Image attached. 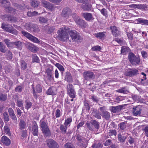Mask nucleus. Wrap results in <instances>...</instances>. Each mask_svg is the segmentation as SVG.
Segmentation results:
<instances>
[{
	"instance_id": "nucleus-1",
	"label": "nucleus",
	"mask_w": 148,
	"mask_h": 148,
	"mask_svg": "<svg viewBox=\"0 0 148 148\" xmlns=\"http://www.w3.org/2000/svg\"><path fill=\"white\" fill-rule=\"evenodd\" d=\"M69 32V27L66 26L60 28L57 32L59 40L62 41H65L68 40L69 38L68 33Z\"/></svg>"
},
{
	"instance_id": "nucleus-2",
	"label": "nucleus",
	"mask_w": 148,
	"mask_h": 148,
	"mask_svg": "<svg viewBox=\"0 0 148 148\" xmlns=\"http://www.w3.org/2000/svg\"><path fill=\"white\" fill-rule=\"evenodd\" d=\"M128 58L130 63L133 65L139 64H140V60L138 56H136L133 53H129Z\"/></svg>"
},
{
	"instance_id": "nucleus-3",
	"label": "nucleus",
	"mask_w": 148,
	"mask_h": 148,
	"mask_svg": "<svg viewBox=\"0 0 148 148\" xmlns=\"http://www.w3.org/2000/svg\"><path fill=\"white\" fill-rule=\"evenodd\" d=\"M87 127L91 131H94L95 129H99V123L95 120H92L90 121H87L86 124Z\"/></svg>"
},
{
	"instance_id": "nucleus-4",
	"label": "nucleus",
	"mask_w": 148,
	"mask_h": 148,
	"mask_svg": "<svg viewBox=\"0 0 148 148\" xmlns=\"http://www.w3.org/2000/svg\"><path fill=\"white\" fill-rule=\"evenodd\" d=\"M40 123V126L45 135L46 136H50V131L46 123L44 121H41Z\"/></svg>"
},
{
	"instance_id": "nucleus-5",
	"label": "nucleus",
	"mask_w": 148,
	"mask_h": 148,
	"mask_svg": "<svg viewBox=\"0 0 148 148\" xmlns=\"http://www.w3.org/2000/svg\"><path fill=\"white\" fill-rule=\"evenodd\" d=\"M21 33L24 36L34 42L39 43L40 42V40L38 38L33 36L27 32L22 31H21Z\"/></svg>"
},
{
	"instance_id": "nucleus-6",
	"label": "nucleus",
	"mask_w": 148,
	"mask_h": 148,
	"mask_svg": "<svg viewBox=\"0 0 148 148\" xmlns=\"http://www.w3.org/2000/svg\"><path fill=\"white\" fill-rule=\"evenodd\" d=\"M69 34L73 41L77 42L78 40L81 39V37L79 33L76 31H70L69 32Z\"/></svg>"
},
{
	"instance_id": "nucleus-7",
	"label": "nucleus",
	"mask_w": 148,
	"mask_h": 148,
	"mask_svg": "<svg viewBox=\"0 0 148 148\" xmlns=\"http://www.w3.org/2000/svg\"><path fill=\"white\" fill-rule=\"evenodd\" d=\"M67 91L68 94L71 98H73L75 97V92L72 84H69L67 85Z\"/></svg>"
},
{
	"instance_id": "nucleus-8",
	"label": "nucleus",
	"mask_w": 148,
	"mask_h": 148,
	"mask_svg": "<svg viewBox=\"0 0 148 148\" xmlns=\"http://www.w3.org/2000/svg\"><path fill=\"white\" fill-rule=\"evenodd\" d=\"M1 27L7 32L15 34L18 33L16 29L12 27H8L5 24H2Z\"/></svg>"
},
{
	"instance_id": "nucleus-9",
	"label": "nucleus",
	"mask_w": 148,
	"mask_h": 148,
	"mask_svg": "<svg viewBox=\"0 0 148 148\" xmlns=\"http://www.w3.org/2000/svg\"><path fill=\"white\" fill-rule=\"evenodd\" d=\"M61 14L63 17L67 19L71 15V11L69 8H66L63 10Z\"/></svg>"
},
{
	"instance_id": "nucleus-10",
	"label": "nucleus",
	"mask_w": 148,
	"mask_h": 148,
	"mask_svg": "<svg viewBox=\"0 0 148 148\" xmlns=\"http://www.w3.org/2000/svg\"><path fill=\"white\" fill-rule=\"evenodd\" d=\"M47 144L49 148H58V144L53 140L49 139L47 141Z\"/></svg>"
},
{
	"instance_id": "nucleus-11",
	"label": "nucleus",
	"mask_w": 148,
	"mask_h": 148,
	"mask_svg": "<svg viewBox=\"0 0 148 148\" xmlns=\"http://www.w3.org/2000/svg\"><path fill=\"white\" fill-rule=\"evenodd\" d=\"M46 74L47 75V80L50 81H53L54 80V77L53 76V72L52 70L49 68H48L46 70Z\"/></svg>"
},
{
	"instance_id": "nucleus-12",
	"label": "nucleus",
	"mask_w": 148,
	"mask_h": 148,
	"mask_svg": "<svg viewBox=\"0 0 148 148\" xmlns=\"http://www.w3.org/2000/svg\"><path fill=\"white\" fill-rule=\"evenodd\" d=\"M83 76L86 80H88L95 77V75L93 72L90 71H86L83 73Z\"/></svg>"
},
{
	"instance_id": "nucleus-13",
	"label": "nucleus",
	"mask_w": 148,
	"mask_h": 148,
	"mask_svg": "<svg viewBox=\"0 0 148 148\" xmlns=\"http://www.w3.org/2000/svg\"><path fill=\"white\" fill-rule=\"evenodd\" d=\"M27 48L33 52H36L38 50V48L34 45L28 43L27 44Z\"/></svg>"
},
{
	"instance_id": "nucleus-14",
	"label": "nucleus",
	"mask_w": 148,
	"mask_h": 148,
	"mask_svg": "<svg viewBox=\"0 0 148 148\" xmlns=\"http://www.w3.org/2000/svg\"><path fill=\"white\" fill-rule=\"evenodd\" d=\"M118 140L121 142H124L127 137V133L122 132L119 134Z\"/></svg>"
},
{
	"instance_id": "nucleus-15",
	"label": "nucleus",
	"mask_w": 148,
	"mask_h": 148,
	"mask_svg": "<svg viewBox=\"0 0 148 148\" xmlns=\"http://www.w3.org/2000/svg\"><path fill=\"white\" fill-rule=\"evenodd\" d=\"M42 5L44 7L47 8L51 10H52L53 7L52 5L49 2L44 0H42L41 2Z\"/></svg>"
},
{
	"instance_id": "nucleus-16",
	"label": "nucleus",
	"mask_w": 148,
	"mask_h": 148,
	"mask_svg": "<svg viewBox=\"0 0 148 148\" xmlns=\"http://www.w3.org/2000/svg\"><path fill=\"white\" fill-rule=\"evenodd\" d=\"M133 114L134 116H136L141 113V109L140 106H138L133 108Z\"/></svg>"
},
{
	"instance_id": "nucleus-17",
	"label": "nucleus",
	"mask_w": 148,
	"mask_h": 148,
	"mask_svg": "<svg viewBox=\"0 0 148 148\" xmlns=\"http://www.w3.org/2000/svg\"><path fill=\"white\" fill-rule=\"evenodd\" d=\"M1 141L3 144L7 146L10 145L11 143L10 140L5 136L1 138Z\"/></svg>"
},
{
	"instance_id": "nucleus-18",
	"label": "nucleus",
	"mask_w": 148,
	"mask_h": 148,
	"mask_svg": "<svg viewBox=\"0 0 148 148\" xmlns=\"http://www.w3.org/2000/svg\"><path fill=\"white\" fill-rule=\"evenodd\" d=\"M138 71L137 69H133L125 73V75L126 76L131 77L136 75L138 73Z\"/></svg>"
},
{
	"instance_id": "nucleus-19",
	"label": "nucleus",
	"mask_w": 148,
	"mask_h": 148,
	"mask_svg": "<svg viewBox=\"0 0 148 148\" xmlns=\"http://www.w3.org/2000/svg\"><path fill=\"white\" fill-rule=\"evenodd\" d=\"M112 34L115 36H118L119 34V31L117 28L115 26H111L110 27Z\"/></svg>"
},
{
	"instance_id": "nucleus-20",
	"label": "nucleus",
	"mask_w": 148,
	"mask_h": 148,
	"mask_svg": "<svg viewBox=\"0 0 148 148\" xmlns=\"http://www.w3.org/2000/svg\"><path fill=\"white\" fill-rule=\"evenodd\" d=\"M81 8L84 10L88 11L91 9L92 6L91 4H88L87 3H83L81 5Z\"/></svg>"
},
{
	"instance_id": "nucleus-21",
	"label": "nucleus",
	"mask_w": 148,
	"mask_h": 148,
	"mask_svg": "<svg viewBox=\"0 0 148 148\" xmlns=\"http://www.w3.org/2000/svg\"><path fill=\"white\" fill-rule=\"evenodd\" d=\"M105 33L104 32H99L94 34V36L97 38L104 39L106 37Z\"/></svg>"
},
{
	"instance_id": "nucleus-22",
	"label": "nucleus",
	"mask_w": 148,
	"mask_h": 148,
	"mask_svg": "<svg viewBox=\"0 0 148 148\" xmlns=\"http://www.w3.org/2000/svg\"><path fill=\"white\" fill-rule=\"evenodd\" d=\"M56 89L55 87H52L49 88L47 91V93L48 95H54L56 94Z\"/></svg>"
},
{
	"instance_id": "nucleus-23",
	"label": "nucleus",
	"mask_w": 148,
	"mask_h": 148,
	"mask_svg": "<svg viewBox=\"0 0 148 148\" xmlns=\"http://www.w3.org/2000/svg\"><path fill=\"white\" fill-rule=\"evenodd\" d=\"M32 131L33 135L36 136L38 135V126L36 123L35 122H33Z\"/></svg>"
},
{
	"instance_id": "nucleus-24",
	"label": "nucleus",
	"mask_w": 148,
	"mask_h": 148,
	"mask_svg": "<svg viewBox=\"0 0 148 148\" xmlns=\"http://www.w3.org/2000/svg\"><path fill=\"white\" fill-rule=\"evenodd\" d=\"M33 94L34 96L36 95V92H42V90L41 86L40 85H37L35 88L34 87L33 88Z\"/></svg>"
},
{
	"instance_id": "nucleus-25",
	"label": "nucleus",
	"mask_w": 148,
	"mask_h": 148,
	"mask_svg": "<svg viewBox=\"0 0 148 148\" xmlns=\"http://www.w3.org/2000/svg\"><path fill=\"white\" fill-rule=\"evenodd\" d=\"M122 107L121 106H117L115 107L112 106L111 107V111L113 113L119 112L121 110Z\"/></svg>"
},
{
	"instance_id": "nucleus-26",
	"label": "nucleus",
	"mask_w": 148,
	"mask_h": 148,
	"mask_svg": "<svg viewBox=\"0 0 148 148\" xmlns=\"http://www.w3.org/2000/svg\"><path fill=\"white\" fill-rule=\"evenodd\" d=\"M82 15L85 19L87 21H90L92 19V15L90 13H83Z\"/></svg>"
},
{
	"instance_id": "nucleus-27",
	"label": "nucleus",
	"mask_w": 148,
	"mask_h": 148,
	"mask_svg": "<svg viewBox=\"0 0 148 148\" xmlns=\"http://www.w3.org/2000/svg\"><path fill=\"white\" fill-rule=\"evenodd\" d=\"M74 19L75 22L77 24L80 26H83V24L84 23L83 20L80 19L79 17L78 16H76V17H73Z\"/></svg>"
},
{
	"instance_id": "nucleus-28",
	"label": "nucleus",
	"mask_w": 148,
	"mask_h": 148,
	"mask_svg": "<svg viewBox=\"0 0 148 148\" xmlns=\"http://www.w3.org/2000/svg\"><path fill=\"white\" fill-rule=\"evenodd\" d=\"M9 114L11 118L13 120L16 119V117L14 113L13 110L11 108H9L8 109Z\"/></svg>"
},
{
	"instance_id": "nucleus-29",
	"label": "nucleus",
	"mask_w": 148,
	"mask_h": 148,
	"mask_svg": "<svg viewBox=\"0 0 148 148\" xmlns=\"http://www.w3.org/2000/svg\"><path fill=\"white\" fill-rule=\"evenodd\" d=\"M138 23L142 25H148V20L144 19L141 18L137 19Z\"/></svg>"
},
{
	"instance_id": "nucleus-30",
	"label": "nucleus",
	"mask_w": 148,
	"mask_h": 148,
	"mask_svg": "<svg viewBox=\"0 0 148 148\" xmlns=\"http://www.w3.org/2000/svg\"><path fill=\"white\" fill-rule=\"evenodd\" d=\"M66 80L67 82H70L72 80V78L71 74L68 72L66 73L65 77Z\"/></svg>"
},
{
	"instance_id": "nucleus-31",
	"label": "nucleus",
	"mask_w": 148,
	"mask_h": 148,
	"mask_svg": "<svg viewBox=\"0 0 148 148\" xmlns=\"http://www.w3.org/2000/svg\"><path fill=\"white\" fill-rule=\"evenodd\" d=\"M110 113L107 111L102 113V116L106 119H109L110 117Z\"/></svg>"
},
{
	"instance_id": "nucleus-32",
	"label": "nucleus",
	"mask_w": 148,
	"mask_h": 148,
	"mask_svg": "<svg viewBox=\"0 0 148 148\" xmlns=\"http://www.w3.org/2000/svg\"><path fill=\"white\" fill-rule=\"evenodd\" d=\"M67 127L63 125H61L60 126V128L62 132L64 134H66V130Z\"/></svg>"
},
{
	"instance_id": "nucleus-33",
	"label": "nucleus",
	"mask_w": 148,
	"mask_h": 148,
	"mask_svg": "<svg viewBox=\"0 0 148 148\" xmlns=\"http://www.w3.org/2000/svg\"><path fill=\"white\" fill-rule=\"evenodd\" d=\"M31 4L33 7H37L39 4V2L36 1H33L31 2Z\"/></svg>"
},
{
	"instance_id": "nucleus-34",
	"label": "nucleus",
	"mask_w": 148,
	"mask_h": 148,
	"mask_svg": "<svg viewBox=\"0 0 148 148\" xmlns=\"http://www.w3.org/2000/svg\"><path fill=\"white\" fill-rule=\"evenodd\" d=\"M39 13L36 11H34L33 12H27V14L29 16H34L38 15Z\"/></svg>"
},
{
	"instance_id": "nucleus-35",
	"label": "nucleus",
	"mask_w": 148,
	"mask_h": 148,
	"mask_svg": "<svg viewBox=\"0 0 148 148\" xmlns=\"http://www.w3.org/2000/svg\"><path fill=\"white\" fill-rule=\"evenodd\" d=\"M55 66L59 69L61 72H63L64 71L63 66L59 63H56Z\"/></svg>"
},
{
	"instance_id": "nucleus-36",
	"label": "nucleus",
	"mask_w": 148,
	"mask_h": 148,
	"mask_svg": "<svg viewBox=\"0 0 148 148\" xmlns=\"http://www.w3.org/2000/svg\"><path fill=\"white\" fill-rule=\"evenodd\" d=\"M32 106V103L28 101H26L25 102V107L27 110L30 108Z\"/></svg>"
},
{
	"instance_id": "nucleus-37",
	"label": "nucleus",
	"mask_w": 148,
	"mask_h": 148,
	"mask_svg": "<svg viewBox=\"0 0 148 148\" xmlns=\"http://www.w3.org/2000/svg\"><path fill=\"white\" fill-rule=\"evenodd\" d=\"M39 61V59L36 55L34 54L32 56V61L33 62L38 63Z\"/></svg>"
},
{
	"instance_id": "nucleus-38",
	"label": "nucleus",
	"mask_w": 148,
	"mask_h": 148,
	"mask_svg": "<svg viewBox=\"0 0 148 148\" xmlns=\"http://www.w3.org/2000/svg\"><path fill=\"white\" fill-rule=\"evenodd\" d=\"M128 48L125 46H123L122 47L121 50V53L123 54H125L127 52Z\"/></svg>"
},
{
	"instance_id": "nucleus-39",
	"label": "nucleus",
	"mask_w": 148,
	"mask_h": 148,
	"mask_svg": "<svg viewBox=\"0 0 148 148\" xmlns=\"http://www.w3.org/2000/svg\"><path fill=\"white\" fill-rule=\"evenodd\" d=\"M101 49V47L98 45L94 46L91 48V49L92 51H100Z\"/></svg>"
},
{
	"instance_id": "nucleus-40",
	"label": "nucleus",
	"mask_w": 148,
	"mask_h": 148,
	"mask_svg": "<svg viewBox=\"0 0 148 148\" xmlns=\"http://www.w3.org/2000/svg\"><path fill=\"white\" fill-rule=\"evenodd\" d=\"M72 121V120L71 118H68L65 120L64 124L67 127L68 125L71 123Z\"/></svg>"
},
{
	"instance_id": "nucleus-41",
	"label": "nucleus",
	"mask_w": 148,
	"mask_h": 148,
	"mask_svg": "<svg viewBox=\"0 0 148 148\" xmlns=\"http://www.w3.org/2000/svg\"><path fill=\"white\" fill-rule=\"evenodd\" d=\"M26 123L24 121L21 120L20 121L19 125L21 129H24Z\"/></svg>"
},
{
	"instance_id": "nucleus-42",
	"label": "nucleus",
	"mask_w": 148,
	"mask_h": 148,
	"mask_svg": "<svg viewBox=\"0 0 148 148\" xmlns=\"http://www.w3.org/2000/svg\"><path fill=\"white\" fill-rule=\"evenodd\" d=\"M3 116L4 119L5 121H9V116L7 112H4L3 114Z\"/></svg>"
},
{
	"instance_id": "nucleus-43",
	"label": "nucleus",
	"mask_w": 148,
	"mask_h": 148,
	"mask_svg": "<svg viewBox=\"0 0 148 148\" xmlns=\"http://www.w3.org/2000/svg\"><path fill=\"white\" fill-rule=\"evenodd\" d=\"M109 135L110 136H116V131L114 130H110L108 132Z\"/></svg>"
},
{
	"instance_id": "nucleus-44",
	"label": "nucleus",
	"mask_w": 148,
	"mask_h": 148,
	"mask_svg": "<svg viewBox=\"0 0 148 148\" xmlns=\"http://www.w3.org/2000/svg\"><path fill=\"white\" fill-rule=\"evenodd\" d=\"M7 98V95L1 94L0 95V100L1 101L5 100Z\"/></svg>"
},
{
	"instance_id": "nucleus-45",
	"label": "nucleus",
	"mask_w": 148,
	"mask_h": 148,
	"mask_svg": "<svg viewBox=\"0 0 148 148\" xmlns=\"http://www.w3.org/2000/svg\"><path fill=\"white\" fill-rule=\"evenodd\" d=\"M100 12L103 16L106 17L107 16V12L106 9L103 8L101 10Z\"/></svg>"
},
{
	"instance_id": "nucleus-46",
	"label": "nucleus",
	"mask_w": 148,
	"mask_h": 148,
	"mask_svg": "<svg viewBox=\"0 0 148 148\" xmlns=\"http://www.w3.org/2000/svg\"><path fill=\"white\" fill-rule=\"evenodd\" d=\"M21 67L23 69H25L27 68V64L24 61H22L21 62Z\"/></svg>"
},
{
	"instance_id": "nucleus-47",
	"label": "nucleus",
	"mask_w": 148,
	"mask_h": 148,
	"mask_svg": "<svg viewBox=\"0 0 148 148\" xmlns=\"http://www.w3.org/2000/svg\"><path fill=\"white\" fill-rule=\"evenodd\" d=\"M119 126L120 128L123 130L126 127V123L125 122H122L119 124Z\"/></svg>"
},
{
	"instance_id": "nucleus-48",
	"label": "nucleus",
	"mask_w": 148,
	"mask_h": 148,
	"mask_svg": "<svg viewBox=\"0 0 148 148\" xmlns=\"http://www.w3.org/2000/svg\"><path fill=\"white\" fill-rule=\"evenodd\" d=\"M14 45L16 46L17 47L21 48L22 45L21 42L20 41H16L14 42Z\"/></svg>"
},
{
	"instance_id": "nucleus-49",
	"label": "nucleus",
	"mask_w": 148,
	"mask_h": 148,
	"mask_svg": "<svg viewBox=\"0 0 148 148\" xmlns=\"http://www.w3.org/2000/svg\"><path fill=\"white\" fill-rule=\"evenodd\" d=\"M3 6H4V7L7 10H9L10 12L14 13L15 11V10L14 9L8 6L7 7L5 5H3Z\"/></svg>"
},
{
	"instance_id": "nucleus-50",
	"label": "nucleus",
	"mask_w": 148,
	"mask_h": 148,
	"mask_svg": "<svg viewBox=\"0 0 148 148\" xmlns=\"http://www.w3.org/2000/svg\"><path fill=\"white\" fill-rule=\"evenodd\" d=\"M103 145L100 143H98L97 144H94L92 146L93 148H100L102 147Z\"/></svg>"
},
{
	"instance_id": "nucleus-51",
	"label": "nucleus",
	"mask_w": 148,
	"mask_h": 148,
	"mask_svg": "<svg viewBox=\"0 0 148 148\" xmlns=\"http://www.w3.org/2000/svg\"><path fill=\"white\" fill-rule=\"evenodd\" d=\"M30 29L31 31H33L35 32H38L39 31L36 25H34V28L32 27H31Z\"/></svg>"
},
{
	"instance_id": "nucleus-52",
	"label": "nucleus",
	"mask_w": 148,
	"mask_h": 148,
	"mask_svg": "<svg viewBox=\"0 0 148 148\" xmlns=\"http://www.w3.org/2000/svg\"><path fill=\"white\" fill-rule=\"evenodd\" d=\"M23 90V88L20 86H18L16 87L15 88V91L16 92H21Z\"/></svg>"
},
{
	"instance_id": "nucleus-53",
	"label": "nucleus",
	"mask_w": 148,
	"mask_h": 148,
	"mask_svg": "<svg viewBox=\"0 0 148 148\" xmlns=\"http://www.w3.org/2000/svg\"><path fill=\"white\" fill-rule=\"evenodd\" d=\"M116 91L118 92L125 93L126 92V90H125L124 88H122L116 90Z\"/></svg>"
},
{
	"instance_id": "nucleus-54",
	"label": "nucleus",
	"mask_w": 148,
	"mask_h": 148,
	"mask_svg": "<svg viewBox=\"0 0 148 148\" xmlns=\"http://www.w3.org/2000/svg\"><path fill=\"white\" fill-rule=\"evenodd\" d=\"M5 48V46L2 43L0 47V51L3 53H5L6 51Z\"/></svg>"
},
{
	"instance_id": "nucleus-55",
	"label": "nucleus",
	"mask_w": 148,
	"mask_h": 148,
	"mask_svg": "<svg viewBox=\"0 0 148 148\" xmlns=\"http://www.w3.org/2000/svg\"><path fill=\"white\" fill-rule=\"evenodd\" d=\"M7 56L8 59L10 60L12 58V54L10 51H8V52Z\"/></svg>"
},
{
	"instance_id": "nucleus-56",
	"label": "nucleus",
	"mask_w": 148,
	"mask_h": 148,
	"mask_svg": "<svg viewBox=\"0 0 148 148\" xmlns=\"http://www.w3.org/2000/svg\"><path fill=\"white\" fill-rule=\"evenodd\" d=\"M16 103L17 104V105L19 107H21L23 106V103L21 101L18 100L17 101Z\"/></svg>"
},
{
	"instance_id": "nucleus-57",
	"label": "nucleus",
	"mask_w": 148,
	"mask_h": 148,
	"mask_svg": "<svg viewBox=\"0 0 148 148\" xmlns=\"http://www.w3.org/2000/svg\"><path fill=\"white\" fill-rule=\"evenodd\" d=\"M55 115L57 118L59 117L60 116V111L59 109H57L55 112Z\"/></svg>"
},
{
	"instance_id": "nucleus-58",
	"label": "nucleus",
	"mask_w": 148,
	"mask_h": 148,
	"mask_svg": "<svg viewBox=\"0 0 148 148\" xmlns=\"http://www.w3.org/2000/svg\"><path fill=\"white\" fill-rule=\"evenodd\" d=\"M8 20H10L12 22H15L16 21V17H14L12 16L9 17L8 18Z\"/></svg>"
},
{
	"instance_id": "nucleus-59",
	"label": "nucleus",
	"mask_w": 148,
	"mask_h": 148,
	"mask_svg": "<svg viewBox=\"0 0 148 148\" xmlns=\"http://www.w3.org/2000/svg\"><path fill=\"white\" fill-rule=\"evenodd\" d=\"M4 130L5 132L9 135L10 134V131L9 128L6 126H5L4 127Z\"/></svg>"
},
{
	"instance_id": "nucleus-60",
	"label": "nucleus",
	"mask_w": 148,
	"mask_h": 148,
	"mask_svg": "<svg viewBox=\"0 0 148 148\" xmlns=\"http://www.w3.org/2000/svg\"><path fill=\"white\" fill-rule=\"evenodd\" d=\"M111 143V140H108L105 142L104 145L105 146H109L110 145Z\"/></svg>"
},
{
	"instance_id": "nucleus-61",
	"label": "nucleus",
	"mask_w": 148,
	"mask_h": 148,
	"mask_svg": "<svg viewBox=\"0 0 148 148\" xmlns=\"http://www.w3.org/2000/svg\"><path fill=\"white\" fill-rule=\"evenodd\" d=\"M39 21L41 23H46L47 20L45 18L43 17H40L39 18Z\"/></svg>"
},
{
	"instance_id": "nucleus-62",
	"label": "nucleus",
	"mask_w": 148,
	"mask_h": 148,
	"mask_svg": "<svg viewBox=\"0 0 148 148\" xmlns=\"http://www.w3.org/2000/svg\"><path fill=\"white\" fill-rule=\"evenodd\" d=\"M64 148H73L71 146V143H67L64 145Z\"/></svg>"
},
{
	"instance_id": "nucleus-63",
	"label": "nucleus",
	"mask_w": 148,
	"mask_h": 148,
	"mask_svg": "<svg viewBox=\"0 0 148 148\" xmlns=\"http://www.w3.org/2000/svg\"><path fill=\"white\" fill-rule=\"evenodd\" d=\"M145 136L148 137V126L145 127L144 130Z\"/></svg>"
},
{
	"instance_id": "nucleus-64",
	"label": "nucleus",
	"mask_w": 148,
	"mask_h": 148,
	"mask_svg": "<svg viewBox=\"0 0 148 148\" xmlns=\"http://www.w3.org/2000/svg\"><path fill=\"white\" fill-rule=\"evenodd\" d=\"M91 99L94 101L97 102L99 101V100L97 99V97L94 96H93L91 97Z\"/></svg>"
}]
</instances>
